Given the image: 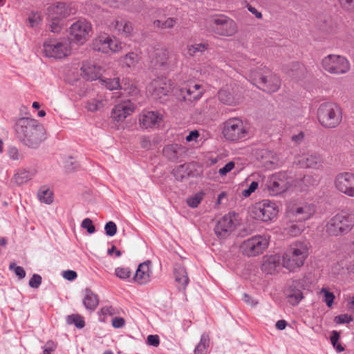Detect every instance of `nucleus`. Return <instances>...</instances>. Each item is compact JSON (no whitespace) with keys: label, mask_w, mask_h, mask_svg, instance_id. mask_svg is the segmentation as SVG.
<instances>
[{"label":"nucleus","mask_w":354,"mask_h":354,"mask_svg":"<svg viewBox=\"0 0 354 354\" xmlns=\"http://www.w3.org/2000/svg\"><path fill=\"white\" fill-rule=\"evenodd\" d=\"M15 131L17 138L25 145L37 148L46 140L42 124L30 118H21L16 121Z\"/></svg>","instance_id":"f257e3e1"},{"label":"nucleus","mask_w":354,"mask_h":354,"mask_svg":"<svg viewBox=\"0 0 354 354\" xmlns=\"http://www.w3.org/2000/svg\"><path fill=\"white\" fill-rule=\"evenodd\" d=\"M308 257V247L305 242L292 243L282 256V266L290 272L301 268Z\"/></svg>","instance_id":"f03ea898"},{"label":"nucleus","mask_w":354,"mask_h":354,"mask_svg":"<svg viewBox=\"0 0 354 354\" xmlns=\"http://www.w3.org/2000/svg\"><path fill=\"white\" fill-rule=\"evenodd\" d=\"M317 119L324 128H335L342 120V108L332 102L322 103L317 109Z\"/></svg>","instance_id":"7ed1b4c3"},{"label":"nucleus","mask_w":354,"mask_h":354,"mask_svg":"<svg viewBox=\"0 0 354 354\" xmlns=\"http://www.w3.org/2000/svg\"><path fill=\"white\" fill-rule=\"evenodd\" d=\"M354 226V216L349 214H337L326 223V233L330 236L347 234Z\"/></svg>","instance_id":"20e7f679"},{"label":"nucleus","mask_w":354,"mask_h":354,"mask_svg":"<svg viewBox=\"0 0 354 354\" xmlns=\"http://www.w3.org/2000/svg\"><path fill=\"white\" fill-rule=\"evenodd\" d=\"M222 134L228 141L237 142L248 134L247 124L239 118H230L222 123Z\"/></svg>","instance_id":"39448f33"},{"label":"nucleus","mask_w":354,"mask_h":354,"mask_svg":"<svg viewBox=\"0 0 354 354\" xmlns=\"http://www.w3.org/2000/svg\"><path fill=\"white\" fill-rule=\"evenodd\" d=\"M288 174L286 172H277L265 178L261 187L270 196H277L285 192L290 187Z\"/></svg>","instance_id":"423d86ee"},{"label":"nucleus","mask_w":354,"mask_h":354,"mask_svg":"<svg viewBox=\"0 0 354 354\" xmlns=\"http://www.w3.org/2000/svg\"><path fill=\"white\" fill-rule=\"evenodd\" d=\"M322 68L327 73L341 75L348 73L351 70V63L344 56L337 54H330L322 59Z\"/></svg>","instance_id":"0eeeda50"},{"label":"nucleus","mask_w":354,"mask_h":354,"mask_svg":"<svg viewBox=\"0 0 354 354\" xmlns=\"http://www.w3.org/2000/svg\"><path fill=\"white\" fill-rule=\"evenodd\" d=\"M43 48L45 56L57 59L64 58L71 53L70 44L66 39H48Z\"/></svg>","instance_id":"6e6552de"},{"label":"nucleus","mask_w":354,"mask_h":354,"mask_svg":"<svg viewBox=\"0 0 354 354\" xmlns=\"http://www.w3.org/2000/svg\"><path fill=\"white\" fill-rule=\"evenodd\" d=\"M209 27L215 35L230 37L235 35L238 30L236 23L225 15H218L212 18Z\"/></svg>","instance_id":"1a4fd4ad"},{"label":"nucleus","mask_w":354,"mask_h":354,"mask_svg":"<svg viewBox=\"0 0 354 354\" xmlns=\"http://www.w3.org/2000/svg\"><path fill=\"white\" fill-rule=\"evenodd\" d=\"M177 62V55L166 48L155 49L151 55V64L156 68L172 69Z\"/></svg>","instance_id":"9d476101"},{"label":"nucleus","mask_w":354,"mask_h":354,"mask_svg":"<svg viewBox=\"0 0 354 354\" xmlns=\"http://www.w3.org/2000/svg\"><path fill=\"white\" fill-rule=\"evenodd\" d=\"M253 73L259 88L263 91L271 93L277 92L281 86L280 78L268 69L263 70L262 73L254 71Z\"/></svg>","instance_id":"9b49d317"},{"label":"nucleus","mask_w":354,"mask_h":354,"mask_svg":"<svg viewBox=\"0 0 354 354\" xmlns=\"http://www.w3.org/2000/svg\"><path fill=\"white\" fill-rule=\"evenodd\" d=\"M219 101L227 106H237L243 100L242 88L234 85H226L218 93Z\"/></svg>","instance_id":"f8f14e48"},{"label":"nucleus","mask_w":354,"mask_h":354,"mask_svg":"<svg viewBox=\"0 0 354 354\" xmlns=\"http://www.w3.org/2000/svg\"><path fill=\"white\" fill-rule=\"evenodd\" d=\"M277 204L269 200H263L254 205L252 214L255 218L265 222L272 221L278 213Z\"/></svg>","instance_id":"ddd939ff"},{"label":"nucleus","mask_w":354,"mask_h":354,"mask_svg":"<svg viewBox=\"0 0 354 354\" xmlns=\"http://www.w3.org/2000/svg\"><path fill=\"white\" fill-rule=\"evenodd\" d=\"M268 239L262 236H254L244 241L241 245L243 254L248 257H255L261 253L268 247Z\"/></svg>","instance_id":"4468645a"},{"label":"nucleus","mask_w":354,"mask_h":354,"mask_svg":"<svg viewBox=\"0 0 354 354\" xmlns=\"http://www.w3.org/2000/svg\"><path fill=\"white\" fill-rule=\"evenodd\" d=\"M334 185L339 192L354 198V173H339L335 177Z\"/></svg>","instance_id":"2eb2a0df"},{"label":"nucleus","mask_w":354,"mask_h":354,"mask_svg":"<svg viewBox=\"0 0 354 354\" xmlns=\"http://www.w3.org/2000/svg\"><path fill=\"white\" fill-rule=\"evenodd\" d=\"M93 50L103 53L109 52L116 53L121 50V43L113 39L109 35L102 34L96 37L93 41Z\"/></svg>","instance_id":"dca6fc26"},{"label":"nucleus","mask_w":354,"mask_h":354,"mask_svg":"<svg viewBox=\"0 0 354 354\" xmlns=\"http://www.w3.org/2000/svg\"><path fill=\"white\" fill-rule=\"evenodd\" d=\"M315 211V206L307 203L289 205L287 209L289 216L295 217L299 221H304L310 218Z\"/></svg>","instance_id":"f3484780"},{"label":"nucleus","mask_w":354,"mask_h":354,"mask_svg":"<svg viewBox=\"0 0 354 354\" xmlns=\"http://www.w3.org/2000/svg\"><path fill=\"white\" fill-rule=\"evenodd\" d=\"M91 30V25L84 19H80L73 23L70 27V35L72 39L79 44H84Z\"/></svg>","instance_id":"a211bd4d"},{"label":"nucleus","mask_w":354,"mask_h":354,"mask_svg":"<svg viewBox=\"0 0 354 354\" xmlns=\"http://www.w3.org/2000/svg\"><path fill=\"white\" fill-rule=\"evenodd\" d=\"M234 214L228 213L221 218L214 227V232L220 239L227 238L235 229Z\"/></svg>","instance_id":"6ab92c4d"},{"label":"nucleus","mask_w":354,"mask_h":354,"mask_svg":"<svg viewBox=\"0 0 354 354\" xmlns=\"http://www.w3.org/2000/svg\"><path fill=\"white\" fill-rule=\"evenodd\" d=\"M47 13L50 20L62 19L76 13V8L71 4L59 2L50 6Z\"/></svg>","instance_id":"aec40b11"},{"label":"nucleus","mask_w":354,"mask_h":354,"mask_svg":"<svg viewBox=\"0 0 354 354\" xmlns=\"http://www.w3.org/2000/svg\"><path fill=\"white\" fill-rule=\"evenodd\" d=\"M148 90L154 99L161 100L171 92V84L166 77H158L151 82Z\"/></svg>","instance_id":"412c9836"},{"label":"nucleus","mask_w":354,"mask_h":354,"mask_svg":"<svg viewBox=\"0 0 354 354\" xmlns=\"http://www.w3.org/2000/svg\"><path fill=\"white\" fill-rule=\"evenodd\" d=\"M102 85L110 91L122 89L124 90L127 94L134 95L138 92L137 87L129 80H123L122 84L120 83L118 77L112 79H100Z\"/></svg>","instance_id":"4be33fe9"},{"label":"nucleus","mask_w":354,"mask_h":354,"mask_svg":"<svg viewBox=\"0 0 354 354\" xmlns=\"http://www.w3.org/2000/svg\"><path fill=\"white\" fill-rule=\"evenodd\" d=\"M180 92L183 101L192 103L202 97L204 88L201 84L190 82L182 87Z\"/></svg>","instance_id":"5701e85b"},{"label":"nucleus","mask_w":354,"mask_h":354,"mask_svg":"<svg viewBox=\"0 0 354 354\" xmlns=\"http://www.w3.org/2000/svg\"><path fill=\"white\" fill-rule=\"evenodd\" d=\"M107 26L109 30L122 37H129L132 35V24L122 17H117L110 21Z\"/></svg>","instance_id":"b1692460"},{"label":"nucleus","mask_w":354,"mask_h":354,"mask_svg":"<svg viewBox=\"0 0 354 354\" xmlns=\"http://www.w3.org/2000/svg\"><path fill=\"white\" fill-rule=\"evenodd\" d=\"M162 120V115L158 111H144L139 117L140 127L143 129L156 128Z\"/></svg>","instance_id":"393cba45"},{"label":"nucleus","mask_w":354,"mask_h":354,"mask_svg":"<svg viewBox=\"0 0 354 354\" xmlns=\"http://www.w3.org/2000/svg\"><path fill=\"white\" fill-rule=\"evenodd\" d=\"M323 162V158L316 152L304 153L299 159V165L303 168L318 169Z\"/></svg>","instance_id":"a878e982"},{"label":"nucleus","mask_w":354,"mask_h":354,"mask_svg":"<svg viewBox=\"0 0 354 354\" xmlns=\"http://www.w3.org/2000/svg\"><path fill=\"white\" fill-rule=\"evenodd\" d=\"M134 110L133 106L129 102L116 104L111 111V118L117 122L123 121L130 115Z\"/></svg>","instance_id":"bb28decb"},{"label":"nucleus","mask_w":354,"mask_h":354,"mask_svg":"<svg viewBox=\"0 0 354 354\" xmlns=\"http://www.w3.org/2000/svg\"><path fill=\"white\" fill-rule=\"evenodd\" d=\"M150 265V261L140 263L132 279L140 285H145L149 282L151 274Z\"/></svg>","instance_id":"cd10ccee"},{"label":"nucleus","mask_w":354,"mask_h":354,"mask_svg":"<svg viewBox=\"0 0 354 354\" xmlns=\"http://www.w3.org/2000/svg\"><path fill=\"white\" fill-rule=\"evenodd\" d=\"M81 70L82 71L83 77L91 81L97 79L100 80V76L103 72V68L101 66L91 62H84Z\"/></svg>","instance_id":"c85d7f7f"},{"label":"nucleus","mask_w":354,"mask_h":354,"mask_svg":"<svg viewBox=\"0 0 354 354\" xmlns=\"http://www.w3.org/2000/svg\"><path fill=\"white\" fill-rule=\"evenodd\" d=\"M259 156L262 165L267 169H274L280 164L279 156L273 151L263 149L260 151Z\"/></svg>","instance_id":"c756f323"},{"label":"nucleus","mask_w":354,"mask_h":354,"mask_svg":"<svg viewBox=\"0 0 354 354\" xmlns=\"http://www.w3.org/2000/svg\"><path fill=\"white\" fill-rule=\"evenodd\" d=\"M280 265V256L270 255L263 259L261 270L267 274H273L277 271Z\"/></svg>","instance_id":"7c9ffc66"},{"label":"nucleus","mask_w":354,"mask_h":354,"mask_svg":"<svg viewBox=\"0 0 354 354\" xmlns=\"http://www.w3.org/2000/svg\"><path fill=\"white\" fill-rule=\"evenodd\" d=\"M99 304L98 296L90 288L84 290L83 304L86 310L94 311Z\"/></svg>","instance_id":"2f4dec72"},{"label":"nucleus","mask_w":354,"mask_h":354,"mask_svg":"<svg viewBox=\"0 0 354 354\" xmlns=\"http://www.w3.org/2000/svg\"><path fill=\"white\" fill-rule=\"evenodd\" d=\"M107 104L106 97L102 95H97L95 97L86 102L85 108L88 111L95 112L101 110Z\"/></svg>","instance_id":"473e14b6"},{"label":"nucleus","mask_w":354,"mask_h":354,"mask_svg":"<svg viewBox=\"0 0 354 354\" xmlns=\"http://www.w3.org/2000/svg\"><path fill=\"white\" fill-rule=\"evenodd\" d=\"M174 274L176 281L185 288L189 283V278L187 277L186 269L181 265H176Z\"/></svg>","instance_id":"72a5a7b5"},{"label":"nucleus","mask_w":354,"mask_h":354,"mask_svg":"<svg viewBox=\"0 0 354 354\" xmlns=\"http://www.w3.org/2000/svg\"><path fill=\"white\" fill-rule=\"evenodd\" d=\"M37 198L41 203L50 205L53 202V192L48 187L43 185L37 192Z\"/></svg>","instance_id":"f704fd0d"},{"label":"nucleus","mask_w":354,"mask_h":354,"mask_svg":"<svg viewBox=\"0 0 354 354\" xmlns=\"http://www.w3.org/2000/svg\"><path fill=\"white\" fill-rule=\"evenodd\" d=\"M35 171H28L26 169L19 170L14 176L15 183L18 185H22L31 180L35 176Z\"/></svg>","instance_id":"c9c22d12"},{"label":"nucleus","mask_w":354,"mask_h":354,"mask_svg":"<svg viewBox=\"0 0 354 354\" xmlns=\"http://www.w3.org/2000/svg\"><path fill=\"white\" fill-rule=\"evenodd\" d=\"M304 298L302 292L295 288L290 287L288 290V301L292 306L297 305Z\"/></svg>","instance_id":"e433bc0d"},{"label":"nucleus","mask_w":354,"mask_h":354,"mask_svg":"<svg viewBox=\"0 0 354 354\" xmlns=\"http://www.w3.org/2000/svg\"><path fill=\"white\" fill-rule=\"evenodd\" d=\"M209 346V337L206 333H203L199 343L194 348V354H207Z\"/></svg>","instance_id":"4c0bfd02"},{"label":"nucleus","mask_w":354,"mask_h":354,"mask_svg":"<svg viewBox=\"0 0 354 354\" xmlns=\"http://www.w3.org/2000/svg\"><path fill=\"white\" fill-rule=\"evenodd\" d=\"M208 48L206 43H197L194 44H188L187 46V55L190 57H194L199 53H203Z\"/></svg>","instance_id":"58836bf2"},{"label":"nucleus","mask_w":354,"mask_h":354,"mask_svg":"<svg viewBox=\"0 0 354 354\" xmlns=\"http://www.w3.org/2000/svg\"><path fill=\"white\" fill-rule=\"evenodd\" d=\"M347 259H342L332 266L331 272L335 275L344 274L347 272Z\"/></svg>","instance_id":"ea45409f"},{"label":"nucleus","mask_w":354,"mask_h":354,"mask_svg":"<svg viewBox=\"0 0 354 354\" xmlns=\"http://www.w3.org/2000/svg\"><path fill=\"white\" fill-rule=\"evenodd\" d=\"M66 322L68 324H74L78 328H82L85 326L83 317L78 314H73L67 316Z\"/></svg>","instance_id":"a19ab883"},{"label":"nucleus","mask_w":354,"mask_h":354,"mask_svg":"<svg viewBox=\"0 0 354 354\" xmlns=\"http://www.w3.org/2000/svg\"><path fill=\"white\" fill-rule=\"evenodd\" d=\"M176 23V19L173 17L168 18L165 21H162L160 20H155L153 21V25L155 27L161 28V29H167L171 28L174 26Z\"/></svg>","instance_id":"79ce46f5"},{"label":"nucleus","mask_w":354,"mask_h":354,"mask_svg":"<svg viewBox=\"0 0 354 354\" xmlns=\"http://www.w3.org/2000/svg\"><path fill=\"white\" fill-rule=\"evenodd\" d=\"M178 148L177 145H169L164 147L162 153L167 158L175 159L177 158V151Z\"/></svg>","instance_id":"37998d69"},{"label":"nucleus","mask_w":354,"mask_h":354,"mask_svg":"<svg viewBox=\"0 0 354 354\" xmlns=\"http://www.w3.org/2000/svg\"><path fill=\"white\" fill-rule=\"evenodd\" d=\"M115 274L122 280H128L131 276V270L128 267H118L115 270Z\"/></svg>","instance_id":"c03bdc74"},{"label":"nucleus","mask_w":354,"mask_h":354,"mask_svg":"<svg viewBox=\"0 0 354 354\" xmlns=\"http://www.w3.org/2000/svg\"><path fill=\"white\" fill-rule=\"evenodd\" d=\"M138 62V55L133 52L127 53L123 57V63L127 67L134 66Z\"/></svg>","instance_id":"a18cd8bd"},{"label":"nucleus","mask_w":354,"mask_h":354,"mask_svg":"<svg viewBox=\"0 0 354 354\" xmlns=\"http://www.w3.org/2000/svg\"><path fill=\"white\" fill-rule=\"evenodd\" d=\"M320 292L323 295V301H324L328 307H331L335 299V295L333 292H330L327 288H322Z\"/></svg>","instance_id":"49530a36"},{"label":"nucleus","mask_w":354,"mask_h":354,"mask_svg":"<svg viewBox=\"0 0 354 354\" xmlns=\"http://www.w3.org/2000/svg\"><path fill=\"white\" fill-rule=\"evenodd\" d=\"M203 199V194L198 193L195 195L189 197L187 199V203L188 206L192 208H196L198 206Z\"/></svg>","instance_id":"de8ad7c7"},{"label":"nucleus","mask_w":354,"mask_h":354,"mask_svg":"<svg viewBox=\"0 0 354 354\" xmlns=\"http://www.w3.org/2000/svg\"><path fill=\"white\" fill-rule=\"evenodd\" d=\"M57 348V344L53 340H48L41 347L43 352L41 354H52Z\"/></svg>","instance_id":"09e8293b"},{"label":"nucleus","mask_w":354,"mask_h":354,"mask_svg":"<svg viewBox=\"0 0 354 354\" xmlns=\"http://www.w3.org/2000/svg\"><path fill=\"white\" fill-rule=\"evenodd\" d=\"M339 339V333L336 330H333L330 336L331 344L338 352H342L344 350V348L341 344H337Z\"/></svg>","instance_id":"8fccbe9b"},{"label":"nucleus","mask_w":354,"mask_h":354,"mask_svg":"<svg viewBox=\"0 0 354 354\" xmlns=\"http://www.w3.org/2000/svg\"><path fill=\"white\" fill-rule=\"evenodd\" d=\"M106 1L111 6H114L115 3H121V4L129 6L131 7H134L140 3V0H106Z\"/></svg>","instance_id":"3c124183"},{"label":"nucleus","mask_w":354,"mask_h":354,"mask_svg":"<svg viewBox=\"0 0 354 354\" xmlns=\"http://www.w3.org/2000/svg\"><path fill=\"white\" fill-rule=\"evenodd\" d=\"M106 234L109 236H114L117 232L116 224L113 221H109L104 227Z\"/></svg>","instance_id":"603ef678"},{"label":"nucleus","mask_w":354,"mask_h":354,"mask_svg":"<svg viewBox=\"0 0 354 354\" xmlns=\"http://www.w3.org/2000/svg\"><path fill=\"white\" fill-rule=\"evenodd\" d=\"M9 268L10 270H14L15 274L19 279H22L26 277V272L22 267L17 266L15 263H10Z\"/></svg>","instance_id":"864d4df0"},{"label":"nucleus","mask_w":354,"mask_h":354,"mask_svg":"<svg viewBox=\"0 0 354 354\" xmlns=\"http://www.w3.org/2000/svg\"><path fill=\"white\" fill-rule=\"evenodd\" d=\"M81 226L84 229H86L89 234H93L95 231V227L93 225L92 221L88 218L82 221Z\"/></svg>","instance_id":"5fc2aeb1"},{"label":"nucleus","mask_w":354,"mask_h":354,"mask_svg":"<svg viewBox=\"0 0 354 354\" xmlns=\"http://www.w3.org/2000/svg\"><path fill=\"white\" fill-rule=\"evenodd\" d=\"M41 277L39 274H34L29 280L28 285L32 288H38L41 283Z\"/></svg>","instance_id":"6e6d98bb"},{"label":"nucleus","mask_w":354,"mask_h":354,"mask_svg":"<svg viewBox=\"0 0 354 354\" xmlns=\"http://www.w3.org/2000/svg\"><path fill=\"white\" fill-rule=\"evenodd\" d=\"M100 312L102 315L111 317L118 313V310L111 306H106L102 307L100 310Z\"/></svg>","instance_id":"4d7b16f0"},{"label":"nucleus","mask_w":354,"mask_h":354,"mask_svg":"<svg viewBox=\"0 0 354 354\" xmlns=\"http://www.w3.org/2000/svg\"><path fill=\"white\" fill-rule=\"evenodd\" d=\"M9 158L13 160H18L21 158L18 149L15 147H10L8 149Z\"/></svg>","instance_id":"13d9d810"},{"label":"nucleus","mask_w":354,"mask_h":354,"mask_svg":"<svg viewBox=\"0 0 354 354\" xmlns=\"http://www.w3.org/2000/svg\"><path fill=\"white\" fill-rule=\"evenodd\" d=\"M125 322L124 319L120 317H114L111 321L112 326L115 328H121L124 327Z\"/></svg>","instance_id":"bf43d9fd"},{"label":"nucleus","mask_w":354,"mask_h":354,"mask_svg":"<svg viewBox=\"0 0 354 354\" xmlns=\"http://www.w3.org/2000/svg\"><path fill=\"white\" fill-rule=\"evenodd\" d=\"M234 167V163L233 162H229L224 167L219 169L218 174L221 176H225L227 173L231 171Z\"/></svg>","instance_id":"052dcab7"},{"label":"nucleus","mask_w":354,"mask_h":354,"mask_svg":"<svg viewBox=\"0 0 354 354\" xmlns=\"http://www.w3.org/2000/svg\"><path fill=\"white\" fill-rule=\"evenodd\" d=\"M147 342L150 346H158L160 344L159 337L157 335H149L147 337Z\"/></svg>","instance_id":"680f3d73"},{"label":"nucleus","mask_w":354,"mask_h":354,"mask_svg":"<svg viewBox=\"0 0 354 354\" xmlns=\"http://www.w3.org/2000/svg\"><path fill=\"white\" fill-rule=\"evenodd\" d=\"M335 321L337 324H345L349 323L351 321V316L348 315H340L339 316L335 317Z\"/></svg>","instance_id":"e2e57ef3"},{"label":"nucleus","mask_w":354,"mask_h":354,"mask_svg":"<svg viewBox=\"0 0 354 354\" xmlns=\"http://www.w3.org/2000/svg\"><path fill=\"white\" fill-rule=\"evenodd\" d=\"M28 21L30 27L33 28L38 25L40 21V17L38 15L34 13L28 18Z\"/></svg>","instance_id":"0e129e2a"},{"label":"nucleus","mask_w":354,"mask_h":354,"mask_svg":"<svg viewBox=\"0 0 354 354\" xmlns=\"http://www.w3.org/2000/svg\"><path fill=\"white\" fill-rule=\"evenodd\" d=\"M62 276L67 280L73 281L77 278V274L75 271L68 270L63 272Z\"/></svg>","instance_id":"69168bd1"},{"label":"nucleus","mask_w":354,"mask_h":354,"mask_svg":"<svg viewBox=\"0 0 354 354\" xmlns=\"http://www.w3.org/2000/svg\"><path fill=\"white\" fill-rule=\"evenodd\" d=\"M61 19H55V20H51L52 22L50 25V30L51 32H59L61 29H62V27L59 24V21Z\"/></svg>","instance_id":"338daca9"},{"label":"nucleus","mask_w":354,"mask_h":354,"mask_svg":"<svg viewBox=\"0 0 354 354\" xmlns=\"http://www.w3.org/2000/svg\"><path fill=\"white\" fill-rule=\"evenodd\" d=\"M246 8H248V11L253 14L257 19L262 18L261 12H259L256 8L253 7L249 3L246 5Z\"/></svg>","instance_id":"774afa93"}]
</instances>
